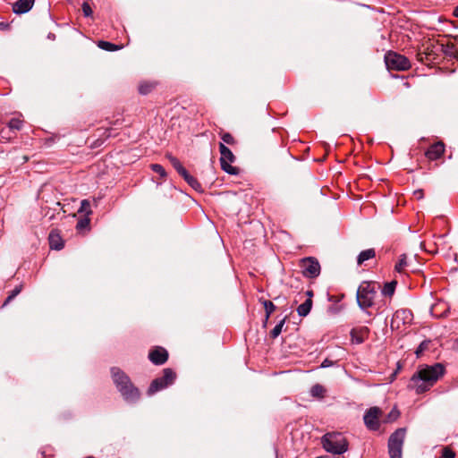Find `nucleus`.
I'll return each instance as SVG.
<instances>
[{
  "mask_svg": "<svg viewBox=\"0 0 458 458\" xmlns=\"http://www.w3.org/2000/svg\"><path fill=\"white\" fill-rule=\"evenodd\" d=\"M445 369L441 363L420 366L411 377L408 388L420 394L430 388L445 375Z\"/></svg>",
  "mask_w": 458,
  "mask_h": 458,
  "instance_id": "1",
  "label": "nucleus"
},
{
  "mask_svg": "<svg viewBox=\"0 0 458 458\" xmlns=\"http://www.w3.org/2000/svg\"><path fill=\"white\" fill-rule=\"evenodd\" d=\"M324 449L334 454H342L348 450V441L340 432H329L321 440Z\"/></svg>",
  "mask_w": 458,
  "mask_h": 458,
  "instance_id": "2",
  "label": "nucleus"
},
{
  "mask_svg": "<svg viewBox=\"0 0 458 458\" xmlns=\"http://www.w3.org/2000/svg\"><path fill=\"white\" fill-rule=\"evenodd\" d=\"M406 435V429H396L388 439V453L390 458H402V450Z\"/></svg>",
  "mask_w": 458,
  "mask_h": 458,
  "instance_id": "3",
  "label": "nucleus"
},
{
  "mask_svg": "<svg viewBox=\"0 0 458 458\" xmlns=\"http://www.w3.org/2000/svg\"><path fill=\"white\" fill-rule=\"evenodd\" d=\"M175 379V373L171 369H165L163 370V376L154 379L148 389V394L152 395L157 392L165 389L168 386L172 385Z\"/></svg>",
  "mask_w": 458,
  "mask_h": 458,
  "instance_id": "4",
  "label": "nucleus"
},
{
  "mask_svg": "<svg viewBox=\"0 0 458 458\" xmlns=\"http://www.w3.org/2000/svg\"><path fill=\"white\" fill-rule=\"evenodd\" d=\"M385 61L387 68L391 70L405 71L411 67L409 59L395 52H388Z\"/></svg>",
  "mask_w": 458,
  "mask_h": 458,
  "instance_id": "5",
  "label": "nucleus"
},
{
  "mask_svg": "<svg viewBox=\"0 0 458 458\" xmlns=\"http://www.w3.org/2000/svg\"><path fill=\"white\" fill-rule=\"evenodd\" d=\"M412 321V313L408 310H396L391 319L390 327L393 331L402 332Z\"/></svg>",
  "mask_w": 458,
  "mask_h": 458,
  "instance_id": "6",
  "label": "nucleus"
},
{
  "mask_svg": "<svg viewBox=\"0 0 458 458\" xmlns=\"http://www.w3.org/2000/svg\"><path fill=\"white\" fill-rule=\"evenodd\" d=\"M408 267L407 257L405 254H403L399 257L398 261L394 266L395 276L394 278L384 284V286H397L399 284H405L407 282L405 281V271Z\"/></svg>",
  "mask_w": 458,
  "mask_h": 458,
  "instance_id": "7",
  "label": "nucleus"
},
{
  "mask_svg": "<svg viewBox=\"0 0 458 458\" xmlns=\"http://www.w3.org/2000/svg\"><path fill=\"white\" fill-rule=\"evenodd\" d=\"M219 150L222 169L230 174H237L238 168L231 165V163L234 161V156L232 151L224 143L219 144Z\"/></svg>",
  "mask_w": 458,
  "mask_h": 458,
  "instance_id": "8",
  "label": "nucleus"
},
{
  "mask_svg": "<svg viewBox=\"0 0 458 458\" xmlns=\"http://www.w3.org/2000/svg\"><path fill=\"white\" fill-rule=\"evenodd\" d=\"M376 297L375 288H358L357 290V302L362 310L371 307Z\"/></svg>",
  "mask_w": 458,
  "mask_h": 458,
  "instance_id": "9",
  "label": "nucleus"
},
{
  "mask_svg": "<svg viewBox=\"0 0 458 458\" xmlns=\"http://www.w3.org/2000/svg\"><path fill=\"white\" fill-rule=\"evenodd\" d=\"M382 415V410L377 406L368 409L363 416L365 426L369 430H377L380 427L379 418Z\"/></svg>",
  "mask_w": 458,
  "mask_h": 458,
  "instance_id": "10",
  "label": "nucleus"
},
{
  "mask_svg": "<svg viewBox=\"0 0 458 458\" xmlns=\"http://www.w3.org/2000/svg\"><path fill=\"white\" fill-rule=\"evenodd\" d=\"M301 268L306 277H317L320 273V265L314 258H306L301 260Z\"/></svg>",
  "mask_w": 458,
  "mask_h": 458,
  "instance_id": "11",
  "label": "nucleus"
},
{
  "mask_svg": "<svg viewBox=\"0 0 458 458\" xmlns=\"http://www.w3.org/2000/svg\"><path fill=\"white\" fill-rule=\"evenodd\" d=\"M111 374L114 384L118 391L129 386H134L130 377L119 368H112Z\"/></svg>",
  "mask_w": 458,
  "mask_h": 458,
  "instance_id": "12",
  "label": "nucleus"
},
{
  "mask_svg": "<svg viewBox=\"0 0 458 458\" xmlns=\"http://www.w3.org/2000/svg\"><path fill=\"white\" fill-rule=\"evenodd\" d=\"M111 374L114 384L118 391L129 386H134L130 377L119 368H112Z\"/></svg>",
  "mask_w": 458,
  "mask_h": 458,
  "instance_id": "13",
  "label": "nucleus"
},
{
  "mask_svg": "<svg viewBox=\"0 0 458 458\" xmlns=\"http://www.w3.org/2000/svg\"><path fill=\"white\" fill-rule=\"evenodd\" d=\"M123 400L129 403H134L140 398V392L135 386H129L118 391Z\"/></svg>",
  "mask_w": 458,
  "mask_h": 458,
  "instance_id": "14",
  "label": "nucleus"
},
{
  "mask_svg": "<svg viewBox=\"0 0 458 458\" xmlns=\"http://www.w3.org/2000/svg\"><path fill=\"white\" fill-rule=\"evenodd\" d=\"M148 359L156 365L164 364L168 359V352L162 347H157L148 353Z\"/></svg>",
  "mask_w": 458,
  "mask_h": 458,
  "instance_id": "15",
  "label": "nucleus"
},
{
  "mask_svg": "<svg viewBox=\"0 0 458 458\" xmlns=\"http://www.w3.org/2000/svg\"><path fill=\"white\" fill-rule=\"evenodd\" d=\"M445 151V145L443 142H437L430 146L426 152V156L430 160H436L441 157Z\"/></svg>",
  "mask_w": 458,
  "mask_h": 458,
  "instance_id": "16",
  "label": "nucleus"
},
{
  "mask_svg": "<svg viewBox=\"0 0 458 458\" xmlns=\"http://www.w3.org/2000/svg\"><path fill=\"white\" fill-rule=\"evenodd\" d=\"M34 4V0H18L13 5L15 13H25L29 12Z\"/></svg>",
  "mask_w": 458,
  "mask_h": 458,
  "instance_id": "17",
  "label": "nucleus"
},
{
  "mask_svg": "<svg viewBox=\"0 0 458 458\" xmlns=\"http://www.w3.org/2000/svg\"><path fill=\"white\" fill-rule=\"evenodd\" d=\"M49 245L51 249L54 250H61L64 247V242L60 236V234L56 231H52L49 233Z\"/></svg>",
  "mask_w": 458,
  "mask_h": 458,
  "instance_id": "18",
  "label": "nucleus"
},
{
  "mask_svg": "<svg viewBox=\"0 0 458 458\" xmlns=\"http://www.w3.org/2000/svg\"><path fill=\"white\" fill-rule=\"evenodd\" d=\"M259 301L262 302V304L264 306V309H265L266 316H265V320L263 322V327H266L267 324V321H268V318H269L270 315L276 310V306L274 305V303L271 301L263 300V298H259Z\"/></svg>",
  "mask_w": 458,
  "mask_h": 458,
  "instance_id": "19",
  "label": "nucleus"
},
{
  "mask_svg": "<svg viewBox=\"0 0 458 458\" xmlns=\"http://www.w3.org/2000/svg\"><path fill=\"white\" fill-rule=\"evenodd\" d=\"M376 252L374 249H368L365 250H362L358 258H357V263L358 265H362L366 260L371 259L375 257Z\"/></svg>",
  "mask_w": 458,
  "mask_h": 458,
  "instance_id": "20",
  "label": "nucleus"
},
{
  "mask_svg": "<svg viewBox=\"0 0 458 458\" xmlns=\"http://www.w3.org/2000/svg\"><path fill=\"white\" fill-rule=\"evenodd\" d=\"M311 307H312V300L307 299L303 303H301L297 308V312L301 317H305L310 313Z\"/></svg>",
  "mask_w": 458,
  "mask_h": 458,
  "instance_id": "21",
  "label": "nucleus"
},
{
  "mask_svg": "<svg viewBox=\"0 0 458 458\" xmlns=\"http://www.w3.org/2000/svg\"><path fill=\"white\" fill-rule=\"evenodd\" d=\"M167 158L169 159L172 165L174 167V169L182 175L183 174H186V169L182 166L181 162L176 158L175 157H173L171 155L167 156Z\"/></svg>",
  "mask_w": 458,
  "mask_h": 458,
  "instance_id": "22",
  "label": "nucleus"
},
{
  "mask_svg": "<svg viewBox=\"0 0 458 458\" xmlns=\"http://www.w3.org/2000/svg\"><path fill=\"white\" fill-rule=\"evenodd\" d=\"M98 46L101 49H104L106 51H116V50H119V49H121L123 47V46L114 45L113 43H110V42H107V41H104V40L98 41Z\"/></svg>",
  "mask_w": 458,
  "mask_h": 458,
  "instance_id": "23",
  "label": "nucleus"
},
{
  "mask_svg": "<svg viewBox=\"0 0 458 458\" xmlns=\"http://www.w3.org/2000/svg\"><path fill=\"white\" fill-rule=\"evenodd\" d=\"M285 319L286 318L281 319L280 322L277 325H276V327L270 331L269 336L272 339H276L282 333L284 325L285 323Z\"/></svg>",
  "mask_w": 458,
  "mask_h": 458,
  "instance_id": "24",
  "label": "nucleus"
},
{
  "mask_svg": "<svg viewBox=\"0 0 458 458\" xmlns=\"http://www.w3.org/2000/svg\"><path fill=\"white\" fill-rule=\"evenodd\" d=\"M442 50L443 52L449 56L456 57L458 55V49L454 46V44H446L442 45Z\"/></svg>",
  "mask_w": 458,
  "mask_h": 458,
  "instance_id": "25",
  "label": "nucleus"
},
{
  "mask_svg": "<svg viewBox=\"0 0 458 458\" xmlns=\"http://www.w3.org/2000/svg\"><path fill=\"white\" fill-rule=\"evenodd\" d=\"M182 176L193 189L199 190L201 188L197 179L191 176L187 171L186 174H183Z\"/></svg>",
  "mask_w": 458,
  "mask_h": 458,
  "instance_id": "26",
  "label": "nucleus"
},
{
  "mask_svg": "<svg viewBox=\"0 0 458 458\" xmlns=\"http://www.w3.org/2000/svg\"><path fill=\"white\" fill-rule=\"evenodd\" d=\"M154 82L143 81L139 86V90L140 94L147 95L155 88Z\"/></svg>",
  "mask_w": 458,
  "mask_h": 458,
  "instance_id": "27",
  "label": "nucleus"
},
{
  "mask_svg": "<svg viewBox=\"0 0 458 458\" xmlns=\"http://www.w3.org/2000/svg\"><path fill=\"white\" fill-rule=\"evenodd\" d=\"M325 392L324 386L319 384L314 385L310 389L311 395L318 398L324 397Z\"/></svg>",
  "mask_w": 458,
  "mask_h": 458,
  "instance_id": "28",
  "label": "nucleus"
},
{
  "mask_svg": "<svg viewBox=\"0 0 458 458\" xmlns=\"http://www.w3.org/2000/svg\"><path fill=\"white\" fill-rule=\"evenodd\" d=\"M22 124H23V121L21 120L20 118H13L10 120V122L8 123V127L10 128V130L19 131L21 129Z\"/></svg>",
  "mask_w": 458,
  "mask_h": 458,
  "instance_id": "29",
  "label": "nucleus"
},
{
  "mask_svg": "<svg viewBox=\"0 0 458 458\" xmlns=\"http://www.w3.org/2000/svg\"><path fill=\"white\" fill-rule=\"evenodd\" d=\"M430 344V340L422 341L415 351L417 357H420L426 350H428Z\"/></svg>",
  "mask_w": 458,
  "mask_h": 458,
  "instance_id": "30",
  "label": "nucleus"
},
{
  "mask_svg": "<svg viewBox=\"0 0 458 458\" xmlns=\"http://www.w3.org/2000/svg\"><path fill=\"white\" fill-rule=\"evenodd\" d=\"M79 212L85 213L86 215H89L91 213L90 203L88 199H83L81 202V208L79 209Z\"/></svg>",
  "mask_w": 458,
  "mask_h": 458,
  "instance_id": "31",
  "label": "nucleus"
},
{
  "mask_svg": "<svg viewBox=\"0 0 458 458\" xmlns=\"http://www.w3.org/2000/svg\"><path fill=\"white\" fill-rule=\"evenodd\" d=\"M88 1L89 0L84 1V3L81 5V8H82L84 16L90 17V16H92L93 12H92V9Z\"/></svg>",
  "mask_w": 458,
  "mask_h": 458,
  "instance_id": "32",
  "label": "nucleus"
},
{
  "mask_svg": "<svg viewBox=\"0 0 458 458\" xmlns=\"http://www.w3.org/2000/svg\"><path fill=\"white\" fill-rule=\"evenodd\" d=\"M151 169L155 173L158 174L161 177H165L166 176V173H165L164 167L161 165L153 164V165H151Z\"/></svg>",
  "mask_w": 458,
  "mask_h": 458,
  "instance_id": "33",
  "label": "nucleus"
},
{
  "mask_svg": "<svg viewBox=\"0 0 458 458\" xmlns=\"http://www.w3.org/2000/svg\"><path fill=\"white\" fill-rule=\"evenodd\" d=\"M344 309V304H333L329 307L328 312H330L333 315L338 314Z\"/></svg>",
  "mask_w": 458,
  "mask_h": 458,
  "instance_id": "34",
  "label": "nucleus"
},
{
  "mask_svg": "<svg viewBox=\"0 0 458 458\" xmlns=\"http://www.w3.org/2000/svg\"><path fill=\"white\" fill-rule=\"evenodd\" d=\"M21 289V288H14V290H13L10 295L6 298L2 307L6 306L13 298H15L20 293Z\"/></svg>",
  "mask_w": 458,
  "mask_h": 458,
  "instance_id": "35",
  "label": "nucleus"
},
{
  "mask_svg": "<svg viewBox=\"0 0 458 458\" xmlns=\"http://www.w3.org/2000/svg\"><path fill=\"white\" fill-rule=\"evenodd\" d=\"M455 453L449 447L445 446L442 450V458H454Z\"/></svg>",
  "mask_w": 458,
  "mask_h": 458,
  "instance_id": "36",
  "label": "nucleus"
},
{
  "mask_svg": "<svg viewBox=\"0 0 458 458\" xmlns=\"http://www.w3.org/2000/svg\"><path fill=\"white\" fill-rule=\"evenodd\" d=\"M400 415V412L396 409H393L389 414L387 415V418L386 420V422H392L394 421Z\"/></svg>",
  "mask_w": 458,
  "mask_h": 458,
  "instance_id": "37",
  "label": "nucleus"
},
{
  "mask_svg": "<svg viewBox=\"0 0 458 458\" xmlns=\"http://www.w3.org/2000/svg\"><path fill=\"white\" fill-rule=\"evenodd\" d=\"M222 140H223L224 143H226L229 145H233L234 143L233 137L230 133H227V132L224 133L222 135Z\"/></svg>",
  "mask_w": 458,
  "mask_h": 458,
  "instance_id": "38",
  "label": "nucleus"
},
{
  "mask_svg": "<svg viewBox=\"0 0 458 458\" xmlns=\"http://www.w3.org/2000/svg\"><path fill=\"white\" fill-rule=\"evenodd\" d=\"M395 288H382V294L385 296H393L394 293Z\"/></svg>",
  "mask_w": 458,
  "mask_h": 458,
  "instance_id": "39",
  "label": "nucleus"
},
{
  "mask_svg": "<svg viewBox=\"0 0 458 458\" xmlns=\"http://www.w3.org/2000/svg\"><path fill=\"white\" fill-rule=\"evenodd\" d=\"M333 364V362L331 360H329L328 359H326L322 364H321V367L322 368H327L329 366H331Z\"/></svg>",
  "mask_w": 458,
  "mask_h": 458,
  "instance_id": "40",
  "label": "nucleus"
},
{
  "mask_svg": "<svg viewBox=\"0 0 458 458\" xmlns=\"http://www.w3.org/2000/svg\"><path fill=\"white\" fill-rule=\"evenodd\" d=\"M89 224V220L86 219V220H81L78 223L77 226L78 227H84L85 225H87Z\"/></svg>",
  "mask_w": 458,
  "mask_h": 458,
  "instance_id": "41",
  "label": "nucleus"
},
{
  "mask_svg": "<svg viewBox=\"0 0 458 458\" xmlns=\"http://www.w3.org/2000/svg\"><path fill=\"white\" fill-rule=\"evenodd\" d=\"M414 195L418 198V199H421L423 197V192L421 190H419V191H414Z\"/></svg>",
  "mask_w": 458,
  "mask_h": 458,
  "instance_id": "42",
  "label": "nucleus"
},
{
  "mask_svg": "<svg viewBox=\"0 0 458 458\" xmlns=\"http://www.w3.org/2000/svg\"><path fill=\"white\" fill-rule=\"evenodd\" d=\"M306 294L309 296L308 299H311V297L313 296V292L311 290H309L307 291Z\"/></svg>",
  "mask_w": 458,
  "mask_h": 458,
  "instance_id": "43",
  "label": "nucleus"
},
{
  "mask_svg": "<svg viewBox=\"0 0 458 458\" xmlns=\"http://www.w3.org/2000/svg\"><path fill=\"white\" fill-rule=\"evenodd\" d=\"M4 131H4V129L0 131V136H1L2 138H4Z\"/></svg>",
  "mask_w": 458,
  "mask_h": 458,
  "instance_id": "44",
  "label": "nucleus"
},
{
  "mask_svg": "<svg viewBox=\"0 0 458 458\" xmlns=\"http://www.w3.org/2000/svg\"><path fill=\"white\" fill-rule=\"evenodd\" d=\"M454 15H455L456 17H458V7H456V8H455V10H454Z\"/></svg>",
  "mask_w": 458,
  "mask_h": 458,
  "instance_id": "45",
  "label": "nucleus"
}]
</instances>
